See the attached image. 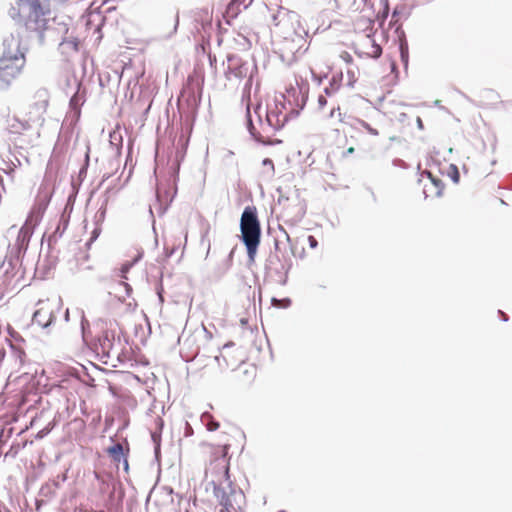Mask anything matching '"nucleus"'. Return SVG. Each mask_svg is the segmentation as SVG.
Returning <instances> with one entry per match:
<instances>
[{
	"instance_id": "09e8293b",
	"label": "nucleus",
	"mask_w": 512,
	"mask_h": 512,
	"mask_svg": "<svg viewBox=\"0 0 512 512\" xmlns=\"http://www.w3.org/2000/svg\"><path fill=\"white\" fill-rule=\"evenodd\" d=\"M281 512H285V511L283 510V511H281Z\"/></svg>"
},
{
	"instance_id": "39448f33",
	"label": "nucleus",
	"mask_w": 512,
	"mask_h": 512,
	"mask_svg": "<svg viewBox=\"0 0 512 512\" xmlns=\"http://www.w3.org/2000/svg\"><path fill=\"white\" fill-rule=\"evenodd\" d=\"M53 194V184L52 181L48 178V176H45L36 196L35 205L28 216L25 225L20 229L19 237L23 236L25 237L29 231H28V225L33 221L34 217L36 218L35 221H38V219L42 216L44 213L46 207L48 206L51 196Z\"/></svg>"
},
{
	"instance_id": "9b49d317",
	"label": "nucleus",
	"mask_w": 512,
	"mask_h": 512,
	"mask_svg": "<svg viewBox=\"0 0 512 512\" xmlns=\"http://www.w3.org/2000/svg\"><path fill=\"white\" fill-rule=\"evenodd\" d=\"M287 92L288 96L293 98L295 108L292 109L291 113L296 117L306 105L308 100V87L301 86L297 88H291Z\"/></svg>"
},
{
	"instance_id": "37998d69",
	"label": "nucleus",
	"mask_w": 512,
	"mask_h": 512,
	"mask_svg": "<svg viewBox=\"0 0 512 512\" xmlns=\"http://www.w3.org/2000/svg\"><path fill=\"white\" fill-rule=\"evenodd\" d=\"M287 199H288V198H286V200H287ZM282 200H285V197L280 196V197H279V199H278V202H279V203H281V202H282Z\"/></svg>"
},
{
	"instance_id": "2eb2a0df",
	"label": "nucleus",
	"mask_w": 512,
	"mask_h": 512,
	"mask_svg": "<svg viewBox=\"0 0 512 512\" xmlns=\"http://www.w3.org/2000/svg\"><path fill=\"white\" fill-rule=\"evenodd\" d=\"M399 51H400V57H401V61L403 62V64L407 67L408 65V58H409V53H408V43L405 39V37L403 39L400 40V43H399Z\"/></svg>"
},
{
	"instance_id": "a18cd8bd",
	"label": "nucleus",
	"mask_w": 512,
	"mask_h": 512,
	"mask_svg": "<svg viewBox=\"0 0 512 512\" xmlns=\"http://www.w3.org/2000/svg\"><path fill=\"white\" fill-rule=\"evenodd\" d=\"M236 431H237V433H238L239 435L243 436V433H242L241 431H238V430H236Z\"/></svg>"
},
{
	"instance_id": "79ce46f5",
	"label": "nucleus",
	"mask_w": 512,
	"mask_h": 512,
	"mask_svg": "<svg viewBox=\"0 0 512 512\" xmlns=\"http://www.w3.org/2000/svg\"><path fill=\"white\" fill-rule=\"evenodd\" d=\"M232 346H234V343H233V342H231V341L226 342V344H225V347H226V348H228V347H232Z\"/></svg>"
},
{
	"instance_id": "6ab92c4d",
	"label": "nucleus",
	"mask_w": 512,
	"mask_h": 512,
	"mask_svg": "<svg viewBox=\"0 0 512 512\" xmlns=\"http://www.w3.org/2000/svg\"><path fill=\"white\" fill-rule=\"evenodd\" d=\"M203 421L206 422V426L209 431H215L220 427V424L213 421L210 416H204Z\"/></svg>"
},
{
	"instance_id": "e433bc0d",
	"label": "nucleus",
	"mask_w": 512,
	"mask_h": 512,
	"mask_svg": "<svg viewBox=\"0 0 512 512\" xmlns=\"http://www.w3.org/2000/svg\"><path fill=\"white\" fill-rule=\"evenodd\" d=\"M407 117V114L406 113H400L399 114V121L403 122L405 120V118Z\"/></svg>"
},
{
	"instance_id": "72a5a7b5",
	"label": "nucleus",
	"mask_w": 512,
	"mask_h": 512,
	"mask_svg": "<svg viewBox=\"0 0 512 512\" xmlns=\"http://www.w3.org/2000/svg\"><path fill=\"white\" fill-rule=\"evenodd\" d=\"M120 285L125 288L127 295H130V292L132 291L130 285L124 281H121Z\"/></svg>"
},
{
	"instance_id": "9d476101",
	"label": "nucleus",
	"mask_w": 512,
	"mask_h": 512,
	"mask_svg": "<svg viewBox=\"0 0 512 512\" xmlns=\"http://www.w3.org/2000/svg\"><path fill=\"white\" fill-rule=\"evenodd\" d=\"M226 482H228V486L230 487V494L226 492V512H230V509H233L237 512V509H241L242 504L245 502L244 493L239 490H234L231 485V481L229 480V469L226 465Z\"/></svg>"
},
{
	"instance_id": "5701e85b",
	"label": "nucleus",
	"mask_w": 512,
	"mask_h": 512,
	"mask_svg": "<svg viewBox=\"0 0 512 512\" xmlns=\"http://www.w3.org/2000/svg\"><path fill=\"white\" fill-rule=\"evenodd\" d=\"M360 124L369 134L373 136H377L379 134L378 130L373 128L369 123L362 120Z\"/></svg>"
},
{
	"instance_id": "a19ab883",
	"label": "nucleus",
	"mask_w": 512,
	"mask_h": 512,
	"mask_svg": "<svg viewBox=\"0 0 512 512\" xmlns=\"http://www.w3.org/2000/svg\"><path fill=\"white\" fill-rule=\"evenodd\" d=\"M388 14V2L385 0V16Z\"/></svg>"
},
{
	"instance_id": "473e14b6",
	"label": "nucleus",
	"mask_w": 512,
	"mask_h": 512,
	"mask_svg": "<svg viewBox=\"0 0 512 512\" xmlns=\"http://www.w3.org/2000/svg\"><path fill=\"white\" fill-rule=\"evenodd\" d=\"M214 492H215L216 497L220 499V503H222V499H224V494L221 493L220 488H217L216 486H214Z\"/></svg>"
},
{
	"instance_id": "4c0bfd02",
	"label": "nucleus",
	"mask_w": 512,
	"mask_h": 512,
	"mask_svg": "<svg viewBox=\"0 0 512 512\" xmlns=\"http://www.w3.org/2000/svg\"><path fill=\"white\" fill-rule=\"evenodd\" d=\"M498 312L502 315V320H503V321H505V322H506V321H508V316H507L505 313H503V312H502V311H500V310H499Z\"/></svg>"
},
{
	"instance_id": "aec40b11",
	"label": "nucleus",
	"mask_w": 512,
	"mask_h": 512,
	"mask_svg": "<svg viewBox=\"0 0 512 512\" xmlns=\"http://www.w3.org/2000/svg\"><path fill=\"white\" fill-rule=\"evenodd\" d=\"M272 304L277 307L287 308L291 305V300L289 298H284L282 300L272 298Z\"/></svg>"
},
{
	"instance_id": "f3484780",
	"label": "nucleus",
	"mask_w": 512,
	"mask_h": 512,
	"mask_svg": "<svg viewBox=\"0 0 512 512\" xmlns=\"http://www.w3.org/2000/svg\"><path fill=\"white\" fill-rule=\"evenodd\" d=\"M425 173H426V175L431 179L432 184H433V185L435 186V188L437 189V191H436V196H437V197H440V196L442 195V191H443V189H444V184H443L442 180H441V179H439V178H437V177H434V176L432 175V173H431V172H429V171H426Z\"/></svg>"
},
{
	"instance_id": "c85d7f7f",
	"label": "nucleus",
	"mask_w": 512,
	"mask_h": 512,
	"mask_svg": "<svg viewBox=\"0 0 512 512\" xmlns=\"http://www.w3.org/2000/svg\"><path fill=\"white\" fill-rule=\"evenodd\" d=\"M336 112H338V117H339V121L342 122L343 119H342V113L340 112V108H333L329 114V117L330 118H333L336 114Z\"/></svg>"
},
{
	"instance_id": "c03bdc74",
	"label": "nucleus",
	"mask_w": 512,
	"mask_h": 512,
	"mask_svg": "<svg viewBox=\"0 0 512 512\" xmlns=\"http://www.w3.org/2000/svg\"><path fill=\"white\" fill-rule=\"evenodd\" d=\"M225 449H226V455H227L228 454V449H229V444L226 443Z\"/></svg>"
},
{
	"instance_id": "393cba45",
	"label": "nucleus",
	"mask_w": 512,
	"mask_h": 512,
	"mask_svg": "<svg viewBox=\"0 0 512 512\" xmlns=\"http://www.w3.org/2000/svg\"><path fill=\"white\" fill-rule=\"evenodd\" d=\"M131 266H132V264H131V263H125V264H123V265H122V267H121V269H120V272H121L120 277H121L122 279H126V278H127V277H126V274H127V272L129 271V269H130V267H131Z\"/></svg>"
},
{
	"instance_id": "b1692460",
	"label": "nucleus",
	"mask_w": 512,
	"mask_h": 512,
	"mask_svg": "<svg viewBox=\"0 0 512 512\" xmlns=\"http://www.w3.org/2000/svg\"><path fill=\"white\" fill-rule=\"evenodd\" d=\"M451 168L453 169V172L451 174V179L454 183H458L460 180V174L455 165H451Z\"/></svg>"
},
{
	"instance_id": "412c9836",
	"label": "nucleus",
	"mask_w": 512,
	"mask_h": 512,
	"mask_svg": "<svg viewBox=\"0 0 512 512\" xmlns=\"http://www.w3.org/2000/svg\"><path fill=\"white\" fill-rule=\"evenodd\" d=\"M372 53H371V57H373L374 59H378L381 55H382V48L379 44H377L374 40L372 41Z\"/></svg>"
},
{
	"instance_id": "cd10ccee",
	"label": "nucleus",
	"mask_w": 512,
	"mask_h": 512,
	"mask_svg": "<svg viewBox=\"0 0 512 512\" xmlns=\"http://www.w3.org/2000/svg\"><path fill=\"white\" fill-rule=\"evenodd\" d=\"M262 165L269 167L272 173L274 172V164L270 158L263 159Z\"/></svg>"
},
{
	"instance_id": "423d86ee",
	"label": "nucleus",
	"mask_w": 512,
	"mask_h": 512,
	"mask_svg": "<svg viewBox=\"0 0 512 512\" xmlns=\"http://www.w3.org/2000/svg\"><path fill=\"white\" fill-rule=\"evenodd\" d=\"M291 263L283 261L277 253H270L265 263V277L282 286L287 283V274Z\"/></svg>"
},
{
	"instance_id": "ddd939ff",
	"label": "nucleus",
	"mask_w": 512,
	"mask_h": 512,
	"mask_svg": "<svg viewBox=\"0 0 512 512\" xmlns=\"http://www.w3.org/2000/svg\"><path fill=\"white\" fill-rule=\"evenodd\" d=\"M109 455L113 458L114 461L120 462L122 459L124 460L126 468L128 467V461L124 457L123 446L119 443L113 445L108 449Z\"/></svg>"
},
{
	"instance_id": "dca6fc26",
	"label": "nucleus",
	"mask_w": 512,
	"mask_h": 512,
	"mask_svg": "<svg viewBox=\"0 0 512 512\" xmlns=\"http://www.w3.org/2000/svg\"><path fill=\"white\" fill-rule=\"evenodd\" d=\"M11 349L13 356L15 357L16 361L18 362L19 367L23 366L26 359V353L22 348L16 347L15 345L11 344Z\"/></svg>"
},
{
	"instance_id": "f257e3e1",
	"label": "nucleus",
	"mask_w": 512,
	"mask_h": 512,
	"mask_svg": "<svg viewBox=\"0 0 512 512\" xmlns=\"http://www.w3.org/2000/svg\"><path fill=\"white\" fill-rule=\"evenodd\" d=\"M26 64L20 43L13 38L3 42L0 49V89H7L19 78Z\"/></svg>"
},
{
	"instance_id": "a878e982",
	"label": "nucleus",
	"mask_w": 512,
	"mask_h": 512,
	"mask_svg": "<svg viewBox=\"0 0 512 512\" xmlns=\"http://www.w3.org/2000/svg\"><path fill=\"white\" fill-rule=\"evenodd\" d=\"M392 164L395 167H400V168H404V169L407 168L406 162L400 158L393 159Z\"/></svg>"
},
{
	"instance_id": "bb28decb",
	"label": "nucleus",
	"mask_w": 512,
	"mask_h": 512,
	"mask_svg": "<svg viewBox=\"0 0 512 512\" xmlns=\"http://www.w3.org/2000/svg\"><path fill=\"white\" fill-rule=\"evenodd\" d=\"M252 1L253 0H249L248 3H245L246 0H231L230 2H232V3L236 4V5H239V6L243 5V8L246 9V8H248L251 5Z\"/></svg>"
},
{
	"instance_id": "c756f323",
	"label": "nucleus",
	"mask_w": 512,
	"mask_h": 512,
	"mask_svg": "<svg viewBox=\"0 0 512 512\" xmlns=\"http://www.w3.org/2000/svg\"><path fill=\"white\" fill-rule=\"evenodd\" d=\"M308 243L312 249H315L318 246V241L316 240V238L314 236L308 237Z\"/></svg>"
},
{
	"instance_id": "ea45409f",
	"label": "nucleus",
	"mask_w": 512,
	"mask_h": 512,
	"mask_svg": "<svg viewBox=\"0 0 512 512\" xmlns=\"http://www.w3.org/2000/svg\"><path fill=\"white\" fill-rule=\"evenodd\" d=\"M354 151H355V150H354V148H353V147H349V148L346 150L345 154H352V153H354Z\"/></svg>"
},
{
	"instance_id": "de8ad7c7",
	"label": "nucleus",
	"mask_w": 512,
	"mask_h": 512,
	"mask_svg": "<svg viewBox=\"0 0 512 512\" xmlns=\"http://www.w3.org/2000/svg\"><path fill=\"white\" fill-rule=\"evenodd\" d=\"M365 3L367 2V0H363Z\"/></svg>"
},
{
	"instance_id": "a211bd4d",
	"label": "nucleus",
	"mask_w": 512,
	"mask_h": 512,
	"mask_svg": "<svg viewBox=\"0 0 512 512\" xmlns=\"http://www.w3.org/2000/svg\"><path fill=\"white\" fill-rule=\"evenodd\" d=\"M340 87V80L333 77L331 80H330V84L328 87L324 88V93L325 95L327 96H331L333 95L336 91H338Z\"/></svg>"
},
{
	"instance_id": "f704fd0d",
	"label": "nucleus",
	"mask_w": 512,
	"mask_h": 512,
	"mask_svg": "<svg viewBox=\"0 0 512 512\" xmlns=\"http://www.w3.org/2000/svg\"><path fill=\"white\" fill-rule=\"evenodd\" d=\"M416 124H417V127L420 129V130H423L424 129V124H423V121L420 117H417L416 118Z\"/></svg>"
},
{
	"instance_id": "f8f14e48",
	"label": "nucleus",
	"mask_w": 512,
	"mask_h": 512,
	"mask_svg": "<svg viewBox=\"0 0 512 512\" xmlns=\"http://www.w3.org/2000/svg\"><path fill=\"white\" fill-rule=\"evenodd\" d=\"M114 333L110 331H104L99 338V344L103 354L109 356L114 348Z\"/></svg>"
},
{
	"instance_id": "20e7f679",
	"label": "nucleus",
	"mask_w": 512,
	"mask_h": 512,
	"mask_svg": "<svg viewBox=\"0 0 512 512\" xmlns=\"http://www.w3.org/2000/svg\"><path fill=\"white\" fill-rule=\"evenodd\" d=\"M16 7L11 10L14 19L24 22L26 26L37 25L50 13L48 0H15Z\"/></svg>"
},
{
	"instance_id": "c9c22d12",
	"label": "nucleus",
	"mask_w": 512,
	"mask_h": 512,
	"mask_svg": "<svg viewBox=\"0 0 512 512\" xmlns=\"http://www.w3.org/2000/svg\"><path fill=\"white\" fill-rule=\"evenodd\" d=\"M105 214H106V210L105 209H102L100 212H99V220L100 221H103L104 218H105Z\"/></svg>"
},
{
	"instance_id": "0eeeda50",
	"label": "nucleus",
	"mask_w": 512,
	"mask_h": 512,
	"mask_svg": "<svg viewBox=\"0 0 512 512\" xmlns=\"http://www.w3.org/2000/svg\"><path fill=\"white\" fill-rule=\"evenodd\" d=\"M177 189L174 183L171 181L161 182L157 186L156 198L158 203V213L164 214L170 203L173 201L176 195Z\"/></svg>"
},
{
	"instance_id": "49530a36",
	"label": "nucleus",
	"mask_w": 512,
	"mask_h": 512,
	"mask_svg": "<svg viewBox=\"0 0 512 512\" xmlns=\"http://www.w3.org/2000/svg\"><path fill=\"white\" fill-rule=\"evenodd\" d=\"M275 248L278 249V242H275Z\"/></svg>"
},
{
	"instance_id": "58836bf2",
	"label": "nucleus",
	"mask_w": 512,
	"mask_h": 512,
	"mask_svg": "<svg viewBox=\"0 0 512 512\" xmlns=\"http://www.w3.org/2000/svg\"><path fill=\"white\" fill-rule=\"evenodd\" d=\"M240 323H241L242 326H244V325H246L248 323V319L243 317V318L240 319Z\"/></svg>"
},
{
	"instance_id": "f03ea898",
	"label": "nucleus",
	"mask_w": 512,
	"mask_h": 512,
	"mask_svg": "<svg viewBox=\"0 0 512 512\" xmlns=\"http://www.w3.org/2000/svg\"><path fill=\"white\" fill-rule=\"evenodd\" d=\"M240 231V238L246 247L248 260L252 263L255 261L261 240V226L256 208L245 207L240 219Z\"/></svg>"
},
{
	"instance_id": "7ed1b4c3",
	"label": "nucleus",
	"mask_w": 512,
	"mask_h": 512,
	"mask_svg": "<svg viewBox=\"0 0 512 512\" xmlns=\"http://www.w3.org/2000/svg\"><path fill=\"white\" fill-rule=\"evenodd\" d=\"M260 110V105H258L254 110V114L257 122L259 123L260 130H258L257 127L255 126L253 116L249 109V105H247L246 126L250 135L256 142L261 144H268V142L263 137L262 133L268 134L269 132L281 129L284 126L285 122L287 121V115H281L274 111H267L265 122H263Z\"/></svg>"
},
{
	"instance_id": "2f4dec72",
	"label": "nucleus",
	"mask_w": 512,
	"mask_h": 512,
	"mask_svg": "<svg viewBox=\"0 0 512 512\" xmlns=\"http://www.w3.org/2000/svg\"><path fill=\"white\" fill-rule=\"evenodd\" d=\"M100 233H101V228L100 227L95 228L92 231L91 241H94L95 239H97V237L100 235Z\"/></svg>"
},
{
	"instance_id": "7c9ffc66",
	"label": "nucleus",
	"mask_w": 512,
	"mask_h": 512,
	"mask_svg": "<svg viewBox=\"0 0 512 512\" xmlns=\"http://www.w3.org/2000/svg\"><path fill=\"white\" fill-rule=\"evenodd\" d=\"M327 104V99L324 95H319L318 97V105L320 108H323Z\"/></svg>"
},
{
	"instance_id": "4468645a",
	"label": "nucleus",
	"mask_w": 512,
	"mask_h": 512,
	"mask_svg": "<svg viewBox=\"0 0 512 512\" xmlns=\"http://www.w3.org/2000/svg\"><path fill=\"white\" fill-rule=\"evenodd\" d=\"M240 12L241 8L239 5L229 2V4L226 5V24H230L228 18H236Z\"/></svg>"
},
{
	"instance_id": "6e6552de",
	"label": "nucleus",
	"mask_w": 512,
	"mask_h": 512,
	"mask_svg": "<svg viewBox=\"0 0 512 512\" xmlns=\"http://www.w3.org/2000/svg\"><path fill=\"white\" fill-rule=\"evenodd\" d=\"M54 318L53 304L48 301H39L37 309L33 314V323L46 328L52 323Z\"/></svg>"
},
{
	"instance_id": "4be33fe9",
	"label": "nucleus",
	"mask_w": 512,
	"mask_h": 512,
	"mask_svg": "<svg viewBox=\"0 0 512 512\" xmlns=\"http://www.w3.org/2000/svg\"><path fill=\"white\" fill-rule=\"evenodd\" d=\"M238 37V39L234 37L233 40L237 42L243 49H246L249 46L248 39L242 34H238Z\"/></svg>"
},
{
	"instance_id": "1a4fd4ad",
	"label": "nucleus",
	"mask_w": 512,
	"mask_h": 512,
	"mask_svg": "<svg viewBox=\"0 0 512 512\" xmlns=\"http://www.w3.org/2000/svg\"><path fill=\"white\" fill-rule=\"evenodd\" d=\"M202 93V83L197 75H190L182 89L181 97L186 98L188 102L195 104L200 100Z\"/></svg>"
}]
</instances>
